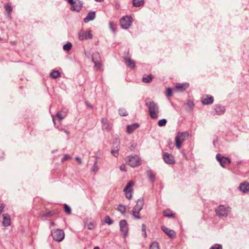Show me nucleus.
Here are the masks:
<instances>
[{
	"instance_id": "nucleus-1",
	"label": "nucleus",
	"mask_w": 249,
	"mask_h": 249,
	"mask_svg": "<svg viewBox=\"0 0 249 249\" xmlns=\"http://www.w3.org/2000/svg\"><path fill=\"white\" fill-rule=\"evenodd\" d=\"M146 105L148 107L150 117L153 119L157 118L159 113V108L157 105L153 101H150L149 99L146 100Z\"/></svg>"
},
{
	"instance_id": "nucleus-2",
	"label": "nucleus",
	"mask_w": 249,
	"mask_h": 249,
	"mask_svg": "<svg viewBox=\"0 0 249 249\" xmlns=\"http://www.w3.org/2000/svg\"><path fill=\"white\" fill-rule=\"evenodd\" d=\"M189 133L187 132H178L175 138V143L177 147L179 149L182 143L187 139Z\"/></svg>"
},
{
	"instance_id": "nucleus-3",
	"label": "nucleus",
	"mask_w": 249,
	"mask_h": 249,
	"mask_svg": "<svg viewBox=\"0 0 249 249\" xmlns=\"http://www.w3.org/2000/svg\"><path fill=\"white\" fill-rule=\"evenodd\" d=\"M125 161L132 167L138 166L141 164V160L137 155L127 157L125 159Z\"/></svg>"
},
{
	"instance_id": "nucleus-4",
	"label": "nucleus",
	"mask_w": 249,
	"mask_h": 249,
	"mask_svg": "<svg viewBox=\"0 0 249 249\" xmlns=\"http://www.w3.org/2000/svg\"><path fill=\"white\" fill-rule=\"evenodd\" d=\"M92 37L93 35L90 30L84 31L81 30L78 33V39L81 41L88 39H92Z\"/></svg>"
},
{
	"instance_id": "nucleus-5",
	"label": "nucleus",
	"mask_w": 249,
	"mask_h": 249,
	"mask_svg": "<svg viewBox=\"0 0 249 249\" xmlns=\"http://www.w3.org/2000/svg\"><path fill=\"white\" fill-rule=\"evenodd\" d=\"M52 235L54 240L58 242L61 241L64 238V232L60 230H55L52 231Z\"/></svg>"
},
{
	"instance_id": "nucleus-6",
	"label": "nucleus",
	"mask_w": 249,
	"mask_h": 249,
	"mask_svg": "<svg viewBox=\"0 0 249 249\" xmlns=\"http://www.w3.org/2000/svg\"><path fill=\"white\" fill-rule=\"evenodd\" d=\"M133 21L131 17L125 16L120 19L121 26L123 28L128 29Z\"/></svg>"
},
{
	"instance_id": "nucleus-7",
	"label": "nucleus",
	"mask_w": 249,
	"mask_h": 249,
	"mask_svg": "<svg viewBox=\"0 0 249 249\" xmlns=\"http://www.w3.org/2000/svg\"><path fill=\"white\" fill-rule=\"evenodd\" d=\"M134 185V182L132 181L128 182L124 189V191L125 193V196L127 198L130 199L132 197L133 192L132 186Z\"/></svg>"
},
{
	"instance_id": "nucleus-8",
	"label": "nucleus",
	"mask_w": 249,
	"mask_h": 249,
	"mask_svg": "<svg viewBox=\"0 0 249 249\" xmlns=\"http://www.w3.org/2000/svg\"><path fill=\"white\" fill-rule=\"evenodd\" d=\"M216 214L219 216H227L230 212L229 208L223 205L219 206L215 210Z\"/></svg>"
},
{
	"instance_id": "nucleus-9",
	"label": "nucleus",
	"mask_w": 249,
	"mask_h": 249,
	"mask_svg": "<svg viewBox=\"0 0 249 249\" xmlns=\"http://www.w3.org/2000/svg\"><path fill=\"white\" fill-rule=\"evenodd\" d=\"M142 202L141 200H138L137 204L133 209V215L137 218H139V212L142 210Z\"/></svg>"
},
{
	"instance_id": "nucleus-10",
	"label": "nucleus",
	"mask_w": 249,
	"mask_h": 249,
	"mask_svg": "<svg viewBox=\"0 0 249 249\" xmlns=\"http://www.w3.org/2000/svg\"><path fill=\"white\" fill-rule=\"evenodd\" d=\"M119 225L121 232L124 236H125L128 231V227L126 221L125 220H121L120 221Z\"/></svg>"
},
{
	"instance_id": "nucleus-11",
	"label": "nucleus",
	"mask_w": 249,
	"mask_h": 249,
	"mask_svg": "<svg viewBox=\"0 0 249 249\" xmlns=\"http://www.w3.org/2000/svg\"><path fill=\"white\" fill-rule=\"evenodd\" d=\"M216 159L220 162L221 165L223 167H225L230 163V160L229 159L224 157H221L220 154H217L216 155Z\"/></svg>"
},
{
	"instance_id": "nucleus-12",
	"label": "nucleus",
	"mask_w": 249,
	"mask_h": 249,
	"mask_svg": "<svg viewBox=\"0 0 249 249\" xmlns=\"http://www.w3.org/2000/svg\"><path fill=\"white\" fill-rule=\"evenodd\" d=\"M92 61L94 63L95 67L97 69H100L102 65L100 62V57L98 53L96 52L93 54Z\"/></svg>"
},
{
	"instance_id": "nucleus-13",
	"label": "nucleus",
	"mask_w": 249,
	"mask_h": 249,
	"mask_svg": "<svg viewBox=\"0 0 249 249\" xmlns=\"http://www.w3.org/2000/svg\"><path fill=\"white\" fill-rule=\"evenodd\" d=\"M164 161L167 164H172L175 163L174 158L172 155L164 152L163 154Z\"/></svg>"
},
{
	"instance_id": "nucleus-14",
	"label": "nucleus",
	"mask_w": 249,
	"mask_h": 249,
	"mask_svg": "<svg viewBox=\"0 0 249 249\" xmlns=\"http://www.w3.org/2000/svg\"><path fill=\"white\" fill-rule=\"evenodd\" d=\"M201 101L204 105L211 104L213 102V98L212 96L206 94L202 96Z\"/></svg>"
},
{
	"instance_id": "nucleus-15",
	"label": "nucleus",
	"mask_w": 249,
	"mask_h": 249,
	"mask_svg": "<svg viewBox=\"0 0 249 249\" xmlns=\"http://www.w3.org/2000/svg\"><path fill=\"white\" fill-rule=\"evenodd\" d=\"M161 229L170 238H174L176 236V232L174 230H171L165 226H162Z\"/></svg>"
},
{
	"instance_id": "nucleus-16",
	"label": "nucleus",
	"mask_w": 249,
	"mask_h": 249,
	"mask_svg": "<svg viewBox=\"0 0 249 249\" xmlns=\"http://www.w3.org/2000/svg\"><path fill=\"white\" fill-rule=\"evenodd\" d=\"M188 83H177L175 85L174 90L178 91H182L185 90L189 87Z\"/></svg>"
},
{
	"instance_id": "nucleus-17",
	"label": "nucleus",
	"mask_w": 249,
	"mask_h": 249,
	"mask_svg": "<svg viewBox=\"0 0 249 249\" xmlns=\"http://www.w3.org/2000/svg\"><path fill=\"white\" fill-rule=\"evenodd\" d=\"M83 3L79 0H75L71 7V10L79 11L82 7Z\"/></svg>"
},
{
	"instance_id": "nucleus-18",
	"label": "nucleus",
	"mask_w": 249,
	"mask_h": 249,
	"mask_svg": "<svg viewBox=\"0 0 249 249\" xmlns=\"http://www.w3.org/2000/svg\"><path fill=\"white\" fill-rule=\"evenodd\" d=\"M3 221L2 224L5 227H8L11 224V218L10 216L7 214L5 213L3 214Z\"/></svg>"
},
{
	"instance_id": "nucleus-19",
	"label": "nucleus",
	"mask_w": 249,
	"mask_h": 249,
	"mask_svg": "<svg viewBox=\"0 0 249 249\" xmlns=\"http://www.w3.org/2000/svg\"><path fill=\"white\" fill-rule=\"evenodd\" d=\"M95 17V14L94 12H90L88 13L86 18L84 19L85 22H88L89 21L91 20L94 18Z\"/></svg>"
},
{
	"instance_id": "nucleus-20",
	"label": "nucleus",
	"mask_w": 249,
	"mask_h": 249,
	"mask_svg": "<svg viewBox=\"0 0 249 249\" xmlns=\"http://www.w3.org/2000/svg\"><path fill=\"white\" fill-rule=\"evenodd\" d=\"M239 188L243 192H247L249 191V183L247 182L241 183Z\"/></svg>"
},
{
	"instance_id": "nucleus-21",
	"label": "nucleus",
	"mask_w": 249,
	"mask_h": 249,
	"mask_svg": "<svg viewBox=\"0 0 249 249\" xmlns=\"http://www.w3.org/2000/svg\"><path fill=\"white\" fill-rule=\"evenodd\" d=\"M125 62L127 66L130 68H134L135 67V62L129 58H125Z\"/></svg>"
},
{
	"instance_id": "nucleus-22",
	"label": "nucleus",
	"mask_w": 249,
	"mask_h": 249,
	"mask_svg": "<svg viewBox=\"0 0 249 249\" xmlns=\"http://www.w3.org/2000/svg\"><path fill=\"white\" fill-rule=\"evenodd\" d=\"M163 214L165 217H175V213H173V212L169 209H166L163 211Z\"/></svg>"
},
{
	"instance_id": "nucleus-23",
	"label": "nucleus",
	"mask_w": 249,
	"mask_h": 249,
	"mask_svg": "<svg viewBox=\"0 0 249 249\" xmlns=\"http://www.w3.org/2000/svg\"><path fill=\"white\" fill-rule=\"evenodd\" d=\"M139 124H134L131 125H129L127 126V132L128 133H132L134 130L138 128Z\"/></svg>"
},
{
	"instance_id": "nucleus-24",
	"label": "nucleus",
	"mask_w": 249,
	"mask_h": 249,
	"mask_svg": "<svg viewBox=\"0 0 249 249\" xmlns=\"http://www.w3.org/2000/svg\"><path fill=\"white\" fill-rule=\"evenodd\" d=\"M67 111L66 109L61 110L60 111L57 112L56 116L60 120L63 119L67 115Z\"/></svg>"
},
{
	"instance_id": "nucleus-25",
	"label": "nucleus",
	"mask_w": 249,
	"mask_h": 249,
	"mask_svg": "<svg viewBox=\"0 0 249 249\" xmlns=\"http://www.w3.org/2000/svg\"><path fill=\"white\" fill-rule=\"evenodd\" d=\"M85 227H87L89 230H92L94 229L95 227V223L94 221H87L85 223Z\"/></svg>"
},
{
	"instance_id": "nucleus-26",
	"label": "nucleus",
	"mask_w": 249,
	"mask_h": 249,
	"mask_svg": "<svg viewBox=\"0 0 249 249\" xmlns=\"http://www.w3.org/2000/svg\"><path fill=\"white\" fill-rule=\"evenodd\" d=\"M215 110L218 114H221L225 112V108L224 107L216 106L215 107Z\"/></svg>"
},
{
	"instance_id": "nucleus-27",
	"label": "nucleus",
	"mask_w": 249,
	"mask_h": 249,
	"mask_svg": "<svg viewBox=\"0 0 249 249\" xmlns=\"http://www.w3.org/2000/svg\"><path fill=\"white\" fill-rule=\"evenodd\" d=\"M50 76L53 78H57L61 76V73L59 71L53 70L51 73Z\"/></svg>"
},
{
	"instance_id": "nucleus-28",
	"label": "nucleus",
	"mask_w": 249,
	"mask_h": 249,
	"mask_svg": "<svg viewBox=\"0 0 249 249\" xmlns=\"http://www.w3.org/2000/svg\"><path fill=\"white\" fill-rule=\"evenodd\" d=\"M144 3L143 0H133V5L134 6L138 7L142 5Z\"/></svg>"
},
{
	"instance_id": "nucleus-29",
	"label": "nucleus",
	"mask_w": 249,
	"mask_h": 249,
	"mask_svg": "<svg viewBox=\"0 0 249 249\" xmlns=\"http://www.w3.org/2000/svg\"><path fill=\"white\" fill-rule=\"evenodd\" d=\"M153 77L152 74H149L148 76H144L142 78V81L145 83H148L152 80Z\"/></svg>"
},
{
	"instance_id": "nucleus-30",
	"label": "nucleus",
	"mask_w": 249,
	"mask_h": 249,
	"mask_svg": "<svg viewBox=\"0 0 249 249\" xmlns=\"http://www.w3.org/2000/svg\"><path fill=\"white\" fill-rule=\"evenodd\" d=\"M147 176L151 181H153L155 178V175L152 171H148L147 172Z\"/></svg>"
},
{
	"instance_id": "nucleus-31",
	"label": "nucleus",
	"mask_w": 249,
	"mask_h": 249,
	"mask_svg": "<svg viewBox=\"0 0 249 249\" xmlns=\"http://www.w3.org/2000/svg\"><path fill=\"white\" fill-rule=\"evenodd\" d=\"M72 47V44L70 42H68L63 46V49L65 51H69Z\"/></svg>"
},
{
	"instance_id": "nucleus-32",
	"label": "nucleus",
	"mask_w": 249,
	"mask_h": 249,
	"mask_svg": "<svg viewBox=\"0 0 249 249\" xmlns=\"http://www.w3.org/2000/svg\"><path fill=\"white\" fill-rule=\"evenodd\" d=\"M150 249H159V244L156 242L152 243L150 245Z\"/></svg>"
},
{
	"instance_id": "nucleus-33",
	"label": "nucleus",
	"mask_w": 249,
	"mask_h": 249,
	"mask_svg": "<svg viewBox=\"0 0 249 249\" xmlns=\"http://www.w3.org/2000/svg\"><path fill=\"white\" fill-rule=\"evenodd\" d=\"M118 210L122 213H124L125 212V207L122 205H119L118 207Z\"/></svg>"
},
{
	"instance_id": "nucleus-34",
	"label": "nucleus",
	"mask_w": 249,
	"mask_h": 249,
	"mask_svg": "<svg viewBox=\"0 0 249 249\" xmlns=\"http://www.w3.org/2000/svg\"><path fill=\"white\" fill-rule=\"evenodd\" d=\"M167 123V121L165 119L160 120L158 122V125L160 126H164Z\"/></svg>"
},
{
	"instance_id": "nucleus-35",
	"label": "nucleus",
	"mask_w": 249,
	"mask_h": 249,
	"mask_svg": "<svg viewBox=\"0 0 249 249\" xmlns=\"http://www.w3.org/2000/svg\"><path fill=\"white\" fill-rule=\"evenodd\" d=\"M105 222L106 223L108 224V225H110V224H112V223H113L112 220L111 219L110 217L108 216H107L105 217Z\"/></svg>"
},
{
	"instance_id": "nucleus-36",
	"label": "nucleus",
	"mask_w": 249,
	"mask_h": 249,
	"mask_svg": "<svg viewBox=\"0 0 249 249\" xmlns=\"http://www.w3.org/2000/svg\"><path fill=\"white\" fill-rule=\"evenodd\" d=\"M5 10H6V11L8 13H10L12 11V8L10 4H9V3H7L5 5Z\"/></svg>"
},
{
	"instance_id": "nucleus-37",
	"label": "nucleus",
	"mask_w": 249,
	"mask_h": 249,
	"mask_svg": "<svg viewBox=\"0 0 249 249\" xmlns=\"http://www.w3.org/2000/svg\"><path fill=\"white\" fill-rule=\"evenodd\" d=\"M146 226L144 224L142 225V235L145 238L147 236L146 232Z\"/></svg>"
},
{
	"instance_id": "nucleus-38",
	"label": "nucleus",
	"mask_w": 249,
	"mask_h": 249,
	"mask_svg": "<svg viewBox=\"0 0 249 249\" xmlns=\"http://www.w3.org/2000/svg\"><path fill=\"white\" fill-rule=\"evenodd\" d=\"M109 26H110V28H111V29L113 31H115L116 30L117 25L114 22H110V23H109Z\"/></svg>"
},
{
	"instance_id": "nucleus-39",
	"label": "nucleus",
	"mask_w": 249,
	"mask_h": 249,
	"mask_svg": "<svg viewBox=\"0 0 249 249\" xmlns=\"http://www.w3.org/2000/svg\"><path fill=\"white\" fill-rule=\"evenodd\" d=\"M172 95V91L171 88H168L166 89V95L167 97H170Z\"/></svg>"
},
{
	"instance_id": "nucleus-40",
	"label": "nucleus",
	"mask_w": 249,
	"mask_h": 249,
	"mask_svg": "<svg viewBox=\"0 0 249 249\" xmlns=\"http://www.w3.org/2000/svg\"><path fill=\"white\" fill-rule=\"evenodd\" d=\"M64 210L65 212L68 214H70L71 212V208L67 205H65L64 206Z\"/></svg>"
},
{
	"instance_id": "nucleus-41",
	"label": "nucleus",
	"mask_w": 249,
	"mask_h": 249,
	"mask_svg": "<svg viewBox=\"0 0 249 249\" xmlns=\"http://www.w3.org/2000/svg\"><path fill=\"white\" fill-rule=\"evenodd\" d=\"M210 249H222V246L219 244H215L212 246Z\"/></svg>"
},
{
	"instance_id": "nucleus-42",
	"label": "nucleus",
	"mask_w": 249,
	"mask_h": 249,
	"mask_svg": "<svg viewBox=\"0 0 249 249\" xmlns=\"http://www.w3.org/2000/svg\"><path fill=\"white\" fill-rule=\"evenodd\" d=\"M119 114L120 115L123 116H125L127 115L126 111L124 109H120L119 110Z\"/></svg>"
},
{
	"instance_id": "nucleus-43",
	"label": "nucleus",
	"mask_w": 249,
	"mask_h": 249,
	"mask_svg": "<svg viewBox=\"0 0 249 249\" xmlns=\"http://www.w3.org/2000/svg\"><path fill=\"white\" fill-rule=\"evenodd\" d=\"M120 170L122 171L126 172V165H125V164L121 165L120 167Z\"/></svg>"
},
{
	"instance_id": "nucleus-44",
	"label": "nucleus",
	"mask_w": 249,
	"mask_h": 249,
	"mask_svg": "<svg viewBox=\"0 0 249 249\" xmlns=\"http://www.w3.org/2000/svg\"><path fill=\"white\" fill-rule=\"evenodd\" d=\"M187 104L190 107H192L194 106L193 101L191 100L188 101Z\"/></svg>"
},
{
	"instance_id": "nucleus-45",
	"label": "nucleus",
	"mask_w": 249,
	"mask_h": 249,
	"mask_svg": "<svg viewBox=\"0 0 249 249\" xmlns=\"http://www.w3.org/2000/svg\"><path fill=\"white\" fill-rule=\"evenodd\" d=\"M70 159H71V157L69 155H66L64 156L63 158L62 159V161H64L68 160Z\"/></svg>"
},
{
	"instance_id": "nucleus-46",
	"label": "nucleus",
	"mask_w": 249,
	"mask_h": 249,
	"mask_svg": "<svg viewBox=\"0 0 249 249\" xmlns=\"http://www.w3.org/2000/svg\"><path fill=\"white\" fill-rule=\"evenodd\" d=\"M111 153L115 157H117L118 155V149L117 150H112L111 151Z\"/></svg>"
},
{
	"instance_id": "nucleus-47",
	"label": "nucleus",
	"mask_w": 249,
	"mask_h": 249,
	"mask_svg": "<svg viewBox=\"0 0 249 249\" xmlns=\"http://www.w3.org/2000/svg\"><path fill=\"white\" fill-rule=\"evenodd\" d=\"M4 207H5V206L3 204H0V214L2 212L3 209L4 208Z\"/></svg>"
},
{
	"instance_id": "nucleus-48",
	"label": "nucleus",
	"mask_w": 249,
	"mask_h": 249,
	"mask_svg": "<svg viewBox=\"0 0 249 249\" xmlns=\"http://www.w3.org/2000/svg\"><path fill=\"white\" fill-rule=\"evenodd\" d=\"M75 160L78 162L79 164H81V159L80 158L77 157V158H75Z\"/></svg>"
},
{
	"instance_id": "nucleus-49",
	"label": "nucleus",
	"mask_w": 249,
	"mask_h": 249,
	"mask_svg": "<svg viewBox=\"0 0 249 249\" xmlns=\"http://www.w3.org/2000/svg\"><path fill=\"white\" fill-rule=\"evenodd\" d=\"M67 1L69 3L71 4V6L73 5L74 2L73 0H67Z\"/></svg>"
},
{
	"instance_id": "nucleus-50",
	"label": "nucleus",
	"mask_w": 249,
	"mask_h": 249,
	"mask_svg": "<svg viewBox=\"0 0 249 249\" xmlns=\"http://www.w3.org/2000/svg\"><path fill=\"white\" fill-rule=\"evenodd\" d=\"M98 170V169L97 168V167L96 165L95 164L93 167V171L94 172H96Z\"/></svg>"
},
{
	"instance_id": "nucleus-51",
	"label": "nucleus",
	"mask_w": 249,
	"mask_h": 249,
	"mask_svg": "<svg viewBox=\"0 0 249 249\" xmlns=\"http://www.w3.org/2000/svg\"><path fill=\"white\" fill-rule=\"evenodd\" d=\"M93 249H100L98 247H95Z\"/></svg>"
},
{
	"instance_id": "nucleus-52",
	"label": "nucleus",
	"mask_w": 249,
	"mask_h": 249,
	"mask_svg": "<svg viewBox=\"0 0 249 249\" xmlns=\"http://www.w3.org/2000/svg\"><path fill=\"white\" fill-rule=\"evenodd\" d=\"M96 1L101 2L103 0H95Z\"/></svg>"
},
{
	"instance_id": "nucleus-53",
	"label": "nucleus",
	"mask_w": 249,
	"mask_h": 249,
	"mask_svg": "<svg viewBox=\"0 0 249 249\" xmlns=\"http://www.w3.org/2000/svg\"><path fill=\"white\" fill-rule=\"evenodd\" d=\"M1 40V38H0V41Z\"/></svg>"
}]
</instances>
